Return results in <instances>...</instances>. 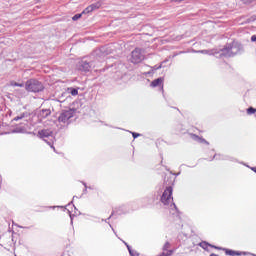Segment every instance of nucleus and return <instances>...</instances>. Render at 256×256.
<instances>
[{
  "instance_id": "f3484780",
  "label": "nucleus",
  "mask_w": 256,
  "mask_h": 256,
  "mask_svg": "<svg viewBox=\"0 0 256 256\" xmlns=\"http://www.w3.org/2000/svg\"><path fill=\"white\" fill-rule=\"evenodd\" d=\"M251 41H252L253 43H255V41H256V35H252V36H251Z\"/></svg>"
},
{
  "instance_id": "4468645a",
  "label": "nucleus",
  "mask_w": 256,
  "mask_h": 256,
  "mask_svg": "<svg viewBox=\"0 0 256 256\" xmlns=\"http://www.w3.org/2000/svg\"><path fill=\"white\" fill-rule=\"evenodd\" d=\"M82 67H84L85 71H89V69H90L91 66H89V63L84 62L83 65H82Z\"/></svg>"
},
{
  "instance_id": "6ab92c4d",
  "label": "nucleus",
  "mask_w": 256,
  "mask_h": 256,
  "mask_svg": "<svg viewBox=\"0 0 256 256\" xmlns=\"http://www.w3.org/2000/svg\"><path fill=\"white\" fill-rule=\"evenodd\" d=\"M199 140L201 141V143H207V141L203 138H199Z\"/></svg>"
},
{
  "instance_id": "4be33fe9",
  "label": "nucleus",
  "mask_w": 256,
  "mask_h": 256,
  "mask_svg": "<svg viewBox=\"0 0 256 256\" xmlns=\"http://www.w3.org/2000/svg\"><path fill=\"white\" fill-rule=\"evenodd\" d=\"M211 247H214V249H221V248H219V247H217V246H211Z\"/></svg>"
},
{
  "instance_id": "2eb2a0df",
  "label": "nucleus",
  "mask_w": 256,
  "mask_h": 256,
  "mask_svg": "<svg viewBox=\"0 0 256 256\" xmlns=\"http://www.w3.org/2000/svg\"><path fill=\"white\" fill-rule=\"evenodd\" d=\"M242 2H243L245 5H249L250 3H253V0H242Z\"/></svg>"
},
{
  "instance_id": "f03ea898",
  "label": "nucleus",
  "mask_w": 256,
  "mask_h": 256,
  "mask_svg": "<svg viewBox=\"0 0 256 256\" xmlns=\"http://www.w3.org/2000/svg\"><path fill=\"white\" fill-rule=\"evenodd\" d=\"M145 59L143 55V50L141 48H135L131 53V63L137 64L141 63Z\"/></svg>"
},
{
  "instance_id": "5701e85b",
  "label": "nucleus",
  "mask_w": 256,
  "mask_h": 256,
  "mask_svg": "<svg viewBox=\"0 0 256 256\" xmlns=\"http://www.w3.org/2000/svg\"><path fill=\"white\" fill-rule=\"evenodd\" d=\"M210 256H218L217 254H215V253H212V254H210Z\"/></svg>"
},
{
  "instance_id": "0eeeda50",
  "label": "nucleus",
  "mask_w": 256,
  "mask_h": 256,
  "mask_svg": "<svg viewBox=\"0 0 256 256\" xmlns=\"http://www.w3.org/2000/svg\"><path fill=\"white\" fill-rule=\"evenodd\" d=\"M89 6H90V8H92V11H96V9H101V2H96Z\"/></svg>"
},
{
  "instance_id": "aec40b11",
  "label": "nucleus",
  "mask_w": 256,
  "mask_h": 256,
  "mask_svg": "<svg viewBox=\"0 0 256 256\" xmlns=\"http://www.w3.org/2000/svg\"><path fill=\"white\" fill-rule=\"evenodd\" d=\"M171 207H174V209H175L176 212L178 211V210H177V206L175 205V203H173V204L171 205Z\"/></svg>"
},
{
  "instance_id": "6e6552de",
  "label": "nucleus",
  "mask_w": 256,
  "mask_h": 256,
  "mask_svg": "<svg viewBox=\"0 0 256 256\" xmlns=\"http://www.w3.org/2000/svg\"><path fill=\"white\" fill-rule=\"evenodd\" d=\"M89 13H93V10H92L91 6L86 7V8L82 11V14H84V15H87V14H89Z\"/></svg>"
},
{
  "instance_id": "7ed1b4c3",
  "label": "nucleus",
  "mask_w": 256,
  "mask_h": 256,
  "mask_svg": "<svg viewBox=\"0 0 256 256\" xmlns=\"http://www.w3.org/2000/svg\"><path fill=\"white\" fill-rule=\"evenodd\" d=\"M171 201H173V187L170 186L164 190L161 196V203H163V205H169Z\"/></svg>"
},
{
  "instance_id": "39448f33",
  "label": "nucleus",
  "mask_w": 256,
  "mask_h": 256,
  "mask_svg": "<svg viewBox=\"0 0 256 256\" xmlns=\"http://www.w3.org/2000/svg\"><path fill=\"white\" fill-rule=\"evenodd\" d=\"M51 135H53V131L49 130V129H43L38 131V137H40V139H45L47 137H51Z\"/></svg>"
},
{
  "instance_id": "412c9836",
  "label": "nucleus",
  "mask_w": 256,
  "mask_h": 256,
  "mask_svg": "<svg viewBox=\"0 0 256 256\" xmlns=\"http://www.w3.org/2000/svg\"><path fill=\"white\" fill-rule=\"evenodd\" d=\"M181 1H185V0H175V3H181Z\"/></svg>"
},
{
  "instance_id": "dca6fc26",
  "label": "nucleus",
  "mask_w": 256,
  "mask_h": 256,
  "mask_svg": "<svg viewBox=\"0 0 256 256\" xmlns=\"http://www.w3.org/2000/svg\"><path fill=\"white\" fill-rule=\"evenodd\" d=\"M132 136L134 137V139H137V137H141V134L133 132Z\"/></svg>"
},
{
  "instance_id": "f257e3e1",
  "label": "nucleus",
  "mask_w": 256,
  "mask_h": 256,
  "mask_svg": "<svg viewBox=\"0 0 256 256\" xmlns=\"http://www.w3.org/2000/svg\"><path fill=\"white\" fill-rule=\"evenodd\" d=\"M25 89L30 93H39L45 89V86L37 79H30L26 81Z\"/></svg>"
},
{
  "instance_id": "a211bd4d",
  "label": "nucleus",
  "mask_w": 256,
  "mask_h": 256,
  "mask_svg": "<svg viewBox=\"0 0 256 256\" xmlns=\"http://www.w3.org/2000/svg\"><path fill=\"white\" fill-rule=\"evenodd\" d=\"M24 116H21V117H15L14 118V121H19V119H23Z\"/></svg>"
},
{
  "instance_id": "9d476101",
  "label": "nucleus",
  "mask_w": 256,
  "mask_h": 256,
  "mask_svg": "<svg viewBox=\"0 0 256 256\" xmlns=\"http://www.w3.org/2000/svg\"><path fill=\"white\" fill-rule=\"evenodd\" d=\"M255 113H256V108L249 107V108L247 109V114H248V115H255Z\"/></svg>"
},
{
  "instance_id": "f8f14e48",
  "label": "nucleus",
  "mask_w": 256,
  "mask_h": 256,
  "mask_svg": "<svg viewBox=\"0 0 256 256\" xmlns=\"http://www.w3.org/2000/svg\"><path fill=\"white\" fill-rule=\"evenodd\" d=\"M70 93H71V95H73L75 97L76 95H79V90H77L75 88H71Z\"/></svg>"
},
{
  "instance_id": "9b49d317",
  "label": "nucleus",
  "mask_w": 256,
  "mask_h": 256,
  "mask_svg": "<svg viewBox=\"0 0 256 256\" xmlns=\"http://www.w3.org/2000/svg\"><path fill=\"white\" fill-rule=\"evenodd\" d=\"M226 255L235 256V255H240V253L235 252L233 250H226Z\"/></svg>"
},
{
  "instance_id": "20e7f679",
  "label": "nucleus",
  "mask_w": 256,
  "mask_h": 256,
  "mask_svg": "<svg viewBox=\"0 0 256 256\" xmlns=\"http://www.w3.org/2000/svg\"><path fill=\"white\" fill-rule=\"evenodd\" d=\"M75 116V109L64 110L58 117L59 123H68L69 119Z\"/></svg>"
},
{
  "instance_id": "ddd939ff",
  "label": "nucleus",
  "mask_w": 256,
  "mask_h": 256,
  "mask_svg": "<svg viewBox=\"0 0 256 256\" xmlns=\"http://www.w3.org/2000/svg\"><path fill=\"white\" fill-rule=\"evenodd\" d=\"M82 15H83V13H82V14H76V15H74V16L72 17V20H73V21H77L78 19H81Z\"/></svg>"
},
{
  "instance_id": "1a4fd4ad",
  "label": "nucleus",
  "mask_w": 256,
  "mask_h": 256,
  "mask_svg": "<svg viewBox=\"0 0 256 256\" xmlns=\"http://www.w3.org/2000/svg\"><path fill=\"white\" fill-rule=\"evenodd\" d=\"M11 87H24L23 83H17L15 81L10 82Z\"/></svg>"
},
{
  "instance_id": "423d86ee",
  "label": "nucleus",
  "mask_w": 256,
  "mask_h": 256,
  "mask_svg": "<svg viewBox=\"0 0 256 256\" xmlns=\"http://www.w3.org/2000/svg\"><path fill=\"white\" fill-rule=\"evenodd\" d=\"M164 81H165V78H163V77L157 78L151 82L150 86L151 87H161V89H163Z\"/></svg>"
},
{
  "instance_id": "b1692460",
  "label": "nucleus",
  "mask_w": 256,
  "mask_h": 256,
  "mask_svg": "<svg viewBox=\"0 0 256 256\" xmlns=\"http://www.w3.org/2000/svg\"><path fill=\"white\" fill-rule=\"evenodd\" d=\"M52 147V149L55 151V147H53V146H51Z\"/></svg>"
}]
</instances>
